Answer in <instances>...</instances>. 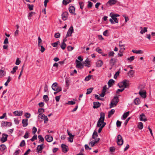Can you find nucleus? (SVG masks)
<instances>
[{"label":"nucleus","instance_id":"obj_1","mask_svg":"<svg viewBox=\"0 0 155 155\" xmlns=\"http://www.w3.org/2000/svg\"><path fill=\"white\" fill-rule=\"evenodd\" d=\"M119 101V100L118 97L117 96L114 97L112 100L110 104V108H111L114 107V106H116Z\"/></svg>","mask_w":155,"mask_h":155},{"label":"nucleus","instance_id":"obj_2","mask_svg":"<svg viewBox=\"0 0 155 155\" xmlns=\"http://www.w3.org/2000/svg\"><path fill=\"white\" fill-rule=\"evenodd\" d=\"M51 87L54 91H58H58H61L62 90L61 87H59L57 83L56 82L52 84Z\"/></svg>","mask_w":155,"mask_h":155},{"label":"nucleus","instance_id":"obj_3","mask_svg":"<svg viewBox=\"0 0 155 155\" xmlns=\"http://www.w3.org/2000/svg\"><path fill=\"white\" fill-rule=\"evenodd\" d=\"M117 143L118 145H121L123 143V140L122 136L120 134L117 135Z\"/></svg>","mask_w":155,"mask_h":155},{"label":"nucleus","instance_id":"obj_4","mask_svg":"<svg viewBox=\"0 0 155 155\" xmlns=\"http://www.w3.org/2000/svg\"><path fill=\"white\" fill-rule=\"evenodd\" d=\"M44 143H42L40 145H38L37 147L36 151L38 153H41L42 151V150L44 148Z\"/></svg>","mask_w":155,"mask_h":155},{"label":"nucleus","instance_id":"obj_5","mask_svg":"<svg viewBox=\"0 0 155 155\" xmlns=\"http://www.w3.org/2000/svg\"><path fill=\"white\" fill-rule=\"evenodd\" d=\"M1 127H11L12 125L11 122H7L5 121H2L1 122Z\"/></svg>","mask_w":155,"mask_h":155},{"label":"nucleus","instance_id":"obj_6","mask_svg":"<svg viewBox=\"0 0 155 155\" xmlns=\"http://www.w3.org/2000/svg\"><path fill=\"white\" fill-rule=\"evenodd\" d=\"M76 67L80 69H82L84 66L83 64L77 60H76Z\"/></svg>","mask_w":155,"mask_h":155},{"label":"nucleus","instance_id":"obj_7","mask_svg":"<svg viewBox=\"0 0 155 155\" xmlns=\"http://www.w3.org/2000/svg\"><path fill=\"white\" fill-rule=\"evenodd\" d=\"M122 85L124 86V87L125 88H128L129 86V81L125 79L122 81Z\"/></svg>","mask_w":155,"mask_h":155},{"label":"nucleus","instance_id":"obj_8","mask_svg":"<svg viewBox=\"0 0 155 155\" xmlns=\"http://www.w3.org/2000/svg\"><path fill=\"white\" fill-rule=\"evenodd\" d=\"M45 138L48 142H49L52 141L53 139V137L51 135H46Z\"/></svg>","mask_w":155,"mask_h":155},{"label":"nucleus","instance_id":"obj_9","mask_svg":"<svg viewBox=\"0 0 155 155\" xmlns=\"http://www.w3.org/2000/svg\"><path fill=\"white\" fill-rule=\"evenodd\" d=\"M2 137L1 138V141L2 143H4L7 140L8 135L7 134L3 133L2 134Z\"/></svg>","mask_w":155,"mask_h":155},{"label":"nucleus","instance_id":"obj_10","mask_svg":"<svg viewBox=\"0 0 155 155\" xmlns=\"http://www.w3.org/2000/svg\"><path fill=\"white\" fill-rule=\"evenodd\" d=\"M61 148L62 151L66 153L68 151V147L65 144H61Z\"/></svg>","mask_w":155,"mask_h":155},{"label":"nucleus","instance_id":"obj_11","mask_svg":"<svg viewBox=\"0 0 155 155\" xmlns=\"http://www.w3.org/2000/svg\"><path fill=\"white\" fill-rule=\"evenodd\" d=\"M68 14V12H65L63 13L62 14L61 16L62 19L63 20L65 21L67 19Z\"/></svg>","mask_w":155,"mask_h":155},{"label":"nucleus","instance_id":"obj_12","mask_svg":"<svg viewBox=\"0 0 155 155\" xmlns=\"http://www.w3.org/2000/svg\"><path fill=\"white\" fill-rule=\"evenodd\" d=\"M13 113L15 116H21L22 115L23 111H22L16 110L14 111Z\"/></svg>","mask_w":155,"mask_h":155},{"label":"nucleus","instance_id":"obj_13","mask_svg":"<svg viewBox=\"0 0 155 155\" xmlns=\"http://www.w3.org/2000/svg\"><path fill=\"white\" fill-rule=\"evenodd\" d=\"M140 95L143 98L146 97V92L145 91H140L139 92Z\"/></svg>","mask_w":155,"mask_h":155},{"label":"nucleus","instance_id":"obj_14","mask_svg":"<svg viewBox=\"0 0 155 155\" xmlns=\"http://www.w3.org/2000/svg\"><path fill=\"white\" fill-rule=\"evenodd\" d=\"M69 12L72 14H74L75 15H76L74 13L75 8L73 6H71L69 8Z\"/></svg>","mask_w":155,"mask_h":155},{"label":"nucleus","instance_id":"obj_15","mask_svg":"<svg viewBox=\"0 0 155 155\" xmlns=\"http://www.w3.org/2000/svg\"><path fill=\"white\" fill-rule=\"evenodd\" d=\"M140 120L142 121H146L147 119L146 118V116L143 113L142 114L140 115Z\"/></svg>","mask_w":155,"mask_h":155},{"label":"nucleus","instance_id":"obj_16","mask_svg":"<svg viewBox=\"0 0 155 155\" xmlns=\"http://www.w3.org/2000/svg\"><path fill=\"white\" fill-rule=\"evenodd\" d=\"M100 140V138H96L95 139V141H91L89 143V144H91V146L92 147H93L94 144L97 143Z\"/></svg>","mask_w":155,"mask_h":155},{"label":"nucleus","instance_id":"obj_17","mask_svg":"<svg viewBox=\"0 0 155 155\" xmlns=\"http://www.w3.org/2000/svg\"><path fill=\"white\" fill-rule=\"evenodd\" d=\"M117 2L116 0H109L107 3V5L109 4L110 5H112L115 4Z\"/></svg>","mask_w":155,"mask_h":155},{"label":"nucleus","instance_id":"obj_18","mask_svg":"<svg viewBox=\"0 0 155 155\" xmlns=\"http://www.w3.org/2000/svg\"><path fill=\"white\" fill-rule=\"evenodd\" d=\"M94 106L93 107L94 109L97 108L101 106V104L99 102H95L93 103Z\"/></svg>","mask_w":155,"mask_h":155},{"label":"nucleus","instance_id":"obj_19","mask_svg":"<svg viewBox=\"0 0 155 155\" xmlns=\"http://www.w3.org/2000/svg\"><path fill=\"white\" fill-rule=\"evenodd\" d=\"M104 120H103L102 118H100L99 119L97 124V127H99L101 126L102 123L103 122Z\"/></svg>","mask_w":155,"mask_h":155},{"label":"nucleus","instance_id":"obj_20","mask_svg":"<svg viewBox=\"0 0 155 155\" xmlns=\"http://www.w3.org/2000/svg\"><path fill=\"white\" fill-rule=\"evenodd\" d=\"M23 126L24 127H26L28 124V119H23L22 121Z\"/></svg>","mask_w":155,"mask_h":155},{"label":"nucleus","instance_id":"obj_21","mask_svg":"<svg viewBox=\"0 0 155 155\" xmlns=\"http://www.w3.org/2000/svg\"><path fill=\"white\" fill-rule=\"evenodd\" d=\"M103 64V62L102 61L100 60L98 61L96 63V66L97 67H101Z\"/></svg>","mask_w":155,"mask_h":155},{"label":"nucleus","instance_id":"obj_22","mask_svg":"<svg viewBox=\"0 0 155 155\" xmlns=\"http://www.w3.org/2000/svg\"><path fill=\"white\" fill-rule=\"evenodd\" d=\"M114 83V81L113 79H110L107 83L109 87H111Z\"/></svg>","mask_w":155,"mask_h":155},{"label":"nucleus","instance_id":"obj_23","mask_svg":"<svg viewBox=\"0 0 155 155\" xmlns=\"http://www.w3.org/2000/svg\"><path fill=\"white\" fill-rule=\"evenodd\" d=\"M117 59L114 58H112L110 61V64H112V65H114L117 62Z\"/></svg>","mask_w":155,"mask_h":155},{"label":"nucleus","instance_id":"obj_24","mask_svg":"<svg viewBox=\"0 0 155 155\" xmlns=\"http://www.w3.org/2000/svg\"><path fill=\"white\" fill-rule=\"evenodd\" d=\"M74 31L73 28L72 26H71L69 29L67 33L70 34V36H71L72 33Z\"/></svg>","mask_w":155,"mask_h":155},{"label":"nucleus","instance_id":"obj_25","mask_svg":"<svg viewBox=\"0 0 155 155\" xmlns=\"http://www.w3.org/2000/svg\"><path fill=\"white\" fill-rule=\"evenodd\" d=\"M134 102L135 105H138L140 104L141 101H140L139 98H136L134 99Z\"/></svg>","mask_w":155,"mask_h":155},{"label":"nucleus","instance_id":"obj_26","mask_svg":"<svg viewBox=\"0 0 155 155\" xmlns=\"http://www.w3.org/2000/svg\"><path fill=\"white\" fill-rule=\"evenodd\" d=\"M132 51L134 53L136 54H142L143 53V51L141 50H139L137 51L136 50H133Z\"/></svg>","mask_w":155,"mask_h":155},{"label":"nucleus","instance_id":"obj_27","mask_svg":"<svg viewBox=\"0 0 155 155\" xmlns=\"http://www.w3.org/2000/svg\"><path fill=\"white\" fill-rule=\"evenodd\" d=\"M129 111H128L126 112V113H124L123 115L122 116V119L124 120H125L129 115Z\"/></svg>","mask_w":155,"mask_h":155},{"label":"nucleus","instance_id":"obj_28","mask_svg":"<svg viewBox=\"0 0 155 155\" xmlns=\"http://www.w3.org/2000/svg\"><path fill=\"white\" fill-rule=\"evenodd\" d=\"M72 1V0H63L62 3L63 4L66 5Z\"/></svg>","mask_w":155,"mask_h":155},{"label":"nucleus","instance_id":"obj_29","mask_svg":"<svg viewBox=\"0 0 155 155\" xmlns=\"http://www.w3.org/2000/svg\"><path fill=\"white\" fill-rule=\"evenodd\" d=\"M35 14V12H31L29 13L28 15V17L29 19H31V17L34 15Z\"/></svg>","mask_w":155,"mask_h":155},{"label":"nucleus","instance_id":"obj_30","mask_svg":"<svg viewBox=\"0 0 155 155\" xmlns=\"http://www.w3.org/2000/svg\"><path fill=\"white\" fill-rule=\"evenodd\" d=\"M6 148V146L4 144H2L0 145V150L3 151Z\"/></svg>","mask_w":155,"mask_h":155},{"label":"nucleus","instance_id":"obj_31","mask_svg":"<svg viewBox=\"0 0 155 155\" xmlns=\"http://www.w3.org/2000/svg\"><path fill=\"white\" fill-rule=\"evenodd\" d=\"M115 110L112 109L110 111L108 112V117H110L111 116L114 114L115 112Z\"/></svg>","mask_w":155,"mask_h":155},{"label":"nucleus","instance_id":"obj_32","mask_svg":"<svg viewBox=\"0 0 155 155\" xmlns=\"http://www.w3.org/2000/svg\"><path fill=\"white\" fill-rule=\"evenodd\" d=\"M5 72L4 73L3 70L1 69L0 70V78H2L5 75Z\"/></svg>","mask_w":155,"mask_h":155},{"label":"nucleus","instance_id":"obj_33","mask_svg":"<svg viewBox=\"0 0 155 155\" xmlns=\"http://www.w3.org/2000/svg\"><path fill=\"white\" fill-rule=\"evenodd\" d=\"M98 137V134L97 132L94 130L93 134L92 136V138L94 139H95V137Z\"/></svg>","mask_w":155,"mask_h":155},{"label":"nucleus","instance_id":"obj_34","mask_svg":"<svg viewBox=\"0 0 155 155\" xmlns=\"http://www.w3.org/2000/svg\"><path fill=\"white\" fill-rule=\"evenodd\" d=\"M84 64H85V66L87 67H90V61L88 60V59H86L84 61Z\"/></svg>","mask_w":155,"mask_h":155},{"label":"nucleus","instance_id":"obj_35","mask_svg":"<svg viewBox=\"0 0 155 155\" xmlns=\"http://www.w3.org/2000/svg\"><path fill=\"white\" fill-rule=\"evenodd\" d=\"M38 138L39 139V142H43L44 141V139L41 135H39L38 136Z\"/></svg>","mask_w":155,"mask_h":155},{"label":"nucleus","instance_id":"obj_36","mask_svg":"<svg viewBox=\"0 0 155 155\" xmlns=\"http://www.w3.org/2000/svg\"><path fill=\"white\" fill-rule=\"evenodd\" d=\"M18 67L17 66H15L12 69V70L11 71V73L12 74H14L16 71L18 69Z\"/></svg>","mask_w":155,"mask_h":155},{"label":"nucleus","instance_id":"obj_37","mask_svg":"<svg viewBox=\"0 0 155 155\" xmlns=\"http://www.w3.org/2000/svg\"><path fill=\"white\" fill-rule=\"evenodd\" d=\"M60 46L62 49L64 50L66 48V44L65 42H62Z\"/></svg>","mask_w":155,"mask_h":155},{"label":"nucleus","instance_id":"obj_38","mask_svg":"<svg viewBox=\"0 0 155 155\" xmlns=\"http://www.w3.org/2000/svg\"><path fill=\"white\" fill-rule=\"evenodd\" d=\"M27 5L28 6V8L30 11L32 10L33 9L34 5L27 4Z\"/></svg>","mask_w":155,"mask_h":155},{"label":"nucleus","instance_id":"obj_39","mask_svg":"<svg viewBox=\"0 0 155 155\" xmlns=\"http://www.w3.org/2000/svg\"><path fill=\"white\" fill-rule=\"evenodd\" d=\"M70 80L68 78H66L65 79V83L66 86L68 87L69 86V82Z\"/></svg>","mask_w":155,"mask_h":155},{"label":"nucleus","instance_id":"obj_40","mask_svg":"<svg viewBox=\"0 0 155 155\" xmlns=\"http://www.w3.org/2000/svg\"><path fill=\"white\" fill-rule=\"evenodd\" d=\"M143 123L141 122H139L138 126V128L140 130H141L143 129Z\"/></svg>","mask_w":155,"mask_h":155},{"label":"nucleus","instance_id":"obj_41","mask_svg":"<svg viewBox=\"0 0 155 155\" xmlns=\"http://www.w3.org/2000/svg\"><path fill=\"white\" fill-rule=\"evenodd\" d=\"M93 89L92 88H90L87 89V93H86V94H90L92 92Z\"/></svg>","mask_w":155,"mask_h":155},{"label":"nucleus","instance_id":"obj_42","mask_svg":"<svg viewBox=\"0 0 155 155\" xmlns=\"http://www.w3.org/2000/svg\"><path fill=\"white\" fill-rule=\"evenodd\" d=\"M111 18L113 19L115 22L118 23V20L117 18L113 16V15H110Z\"/></svg>","mask_w":155,"mask_h":155},{"label":"nucleus","instance_id":"obj_43","mask_svg":"<svg viewBox=\"0 0 155 155\" xmlns=\"http://www.w3.org/2000/svg\"><path fill=\"white\" fill-rule=\"evenodd\" d=\"M60 42L59 41H58L52 43L51 44V45L54 47H57L58 44Z\"/></svg>","mask_w":155,"mask_h":155},{"label":"nucleus","instance_id":"obj_44","mask_svg":"<svg viewBox=\"0 0 155 155\" xmlns=\"http://www.w3.org/2000/svg\"><path fill=\"white\" fill-rule=\"evenodd\" d=\"M79 4L80 5V8L82 9L84 8V4L83 2H79Z\"/></svg>","mask_w":155,"mask_h":155},{"label":"nucleus","instance_id":"obj_45","mask_svg":"<svg viewBox=\"0 0 155 155\" xmlns=\"http://www.w3.org/2000/svg\"><path fill=\"white\" fill-rule=\"evenodd\" d=\"M147 27H144L143 29H142L140 31V33L141 34H143V33H144L147 31Z\"/></svg>","mask_w":155,"mask_h":155},{"label":"nucleus","instance_id":"obj_46","mask_svg":"<svg viewBox=\"0 0 155 155\" xmlns=\"http://www.w3.org/2000/svg\"><path fill=\"white\" fill-rule=\"evenodd\" d=\"M125 48H121L120 50L119 51L121 53V54L118 53V55L119 56L121 57L123 56V54H122V52H121V51H123L125 50Z\"/></svg>","mask_w":155,"mask_h":155},{"label":"nucleus","instance_id":"obj_47","mask_svg":"<svg viewBox=\"0 0 155 155\" xmlns=\"http://www.w3.org/2000/svg\"><path fill=\"white\" fill-rule=\"evenodd\" d=\"M92 75H89L88 76H86L84 80L86 81H88L91 79Z\"/></svg>","mask_w":155,"mask_h":155},{"label":"nucleus","instance_id":"obj_48","mask_svg":"<svg viewBox=\"0 0 155 155\" xmlns=\"http://www.w3.org/2000/svg\"><path fill=\"white\" fill-rule=\"evenodd\" d=\"M134 73V71L132 70H130L128 72V74L129 75L130 77H133V75Z\"/></svg>","mask_w":155,"mask_h":155},{"label":"nucleus","instance_id":"obj_49","mask_svg":"<svg viewBox=\"0 0 155 155\" xmlns=\"http://www.w3.org/2000/svg\"><path fill=\"white\" fill-rule=\"evenodd\" d=\"M43 99L45 100L46 101H48L49 100V98L48 96L47 95H44L43 97Z\"/></svg>","mask_w":155,"mask_h":155},{"label":"nucleus","instance_id":"obj_50","mask_svg":"<svg viewBox=\"0 0 155 155\" xmlns=\"http://www.w3.org/2000/svg\"><path fill=\"white\" fill-rule=\"evenodd\" d=\"M75 103H76L75 101H68L66 104L68 105H72L75 104Z\"/></svg>","mask_w":155,"mask_h":155},{"label":"nucleus","instance_id":"obj_51","mask_svg":"<svg viewBox=\"0 0 155 155\" xmlns=\"http://www.w3.org/2000/svg\"><path fill=\"white\" fill-rule=\"evenodd\" d=\"M25 141L24 140H23L20 144L19 146L21 147H22L25 146Z\"/></svg>","mask_w":155,"mask_h":155},{"label":"nucleus","instance_id":"obj_52","mask_svg":"<svg viewBox=\"0 0 155 155\" xmlns=\"http://www.w3.org/2000/svg\"><path fill=\"white\" fill-rule=\"evenodd\" d=\"M37 139V135L36 134H35L30 139L31 141H34L35 140Z\"/></svg>","mask_w":155,"mask_h":155},{"label":"nucleus","instance_id":"obj_53","mask_svg":"<svg viewBox=\"0 0 155 155\" xmlns=\"http://www.w3.org/2000/svg\"><path fill=\"white\" fill-rule=\"evenodd\" d=\"M101 118H102L103 120H104L105 118V114L103 112H101L100 114V117Z\"/></svg>","mask_w":155,"mask_h":155},{"label":"nucleus","instance_id":"obj_54","mask_svg":"<svg viewBox=\"0 0 155 155\" xmlns=\"http://www.w3.org/2000/svg\"><path fill=\"white\" fill-rule=\"evenodd\" d=\"M122 123L121 122L117 120L116 122V125L117 127H120L121 126V124Z\"/></svg>","mask_w":155,"mask_h":155},{"label":"nucleus","instance_id":"obj_55","mask_svg":"<svg viewBox=\"0 0 155 155\" xmlns=\"http://www.w3.org/2000/svg\"><path fill=\"white\" fill-rule=\"evenodd\" d=\"M54 37L56 38H59L60 37V34L59 33L57 32L54 34Z\"/></svg>","mask_w":155,"mask_h":155},{"label":"nucleus","instance_id":"obj_56","mask_svg":"<svg viewBox=\"0 0 155 155\" xmlns=\"http://www.w3.org/2000/svg\"><path fill=\"white\" fill-rule=\"evenodd\" d=\"M45 112L44 109L42 108H39L38 110V113H41L44 112Z\"/></svg>","mask_w":155,"mask_h":155},{"label":"nucleus","instance_id":"obj_57","mask_svg":"<svg viewBox=\"0 0 155 155\" xmlns=\"http://www.w3.org/2000/svg\"><path fill=\"white\" fill-rule=\"evenodd\" d=\"M96 51L98 52L99 54H102V51L101 49H100L99 48L97 47L96 49Z\"/></svg>","mask_w":155,"mask_h":155},{"label":"nucleus","instance_id":"obj_58","mask_svg":"<svg viewBox=\"0 0 155 155\" xmlns=\"http://www.w3.org/2000/svg\"><path fill=\"white\" fill-rule=\"evenodd\" d=\"M45 116L44 114H42L41 113H40L39 114L38 117H40L41 119H43Z\"/></svg>","mask_w":155,"mask_h":155},{"label":"nucleus","instance_id":"obj_59","mask_svg":"<svg viewBox=\"0 0 155 155\" xmlns=\"http://www.w3.org/2000/svg\"><path fill=\"white\" fill-rule=\"evenodd\" d=\"M88 4L87 5V7L88 8H91L93 5V3L90 1L88 2Z\"/></svg>","mask_w":155,"mask_h":155},{"label":"nucleus","instance_id":"obj_60","mask_svg":"<svg viewBox=\"0 0 155 155\" xmlns=\"http://www.w3.org/2000/svg\"><path fill=\"white\" fill-rule=\"evenodd\" d=\"M114 54L115 53L113 51H110L108 54V56L109 57L114 56Z\"/></svg>","mask_w":155,"mask_h":155},{"label":"nucleus","instance_id":"obj_61","mask_svg":"<svg viewBox=\"0 0 155 155\" xmlns=\"http://www.w3.org/2000/svg\"><path fill=\"white\" fill-rule=\"evenodd\" d=\"M32 130V134H35L37 132V129L35 127H33Z\"/></svg>","mask_w":155,"mask_h":155},{"label":"nucleus","instance_id":"obj_62","mask_svg":"<svg viewBox=\"0 0 155 155\" xmlns=\"http://www.w3.org/2000/svg\"><path fill=\"white\" fill-rule=\"evenodd\" d=\"M21 63V61L19 60V59L18 58H17L16 62L15 64L17 65H19Z\"/></svg>","mask_w":155,"mask_h":155},{"label":"nucleus","instance_id":"obj_63","mask_svg":"<svg viewBox=\"0 0 155 155\" xmlns=\"http://www.w3.org/2000/svg\"><path fill=\"white\" fill-rule=\"evenodd\" d=\"M134 59V56H132L130 58H127V60L130 61V62L132 61Z\"/></svg>","mask_w":155,"mask_h":155},{"label":"nucleus","instance_id":"obj_64","mask_svg":"<svg viewBox=\"0 0 155 155\" xmlns=\"http://www.w3.org/2000/svg\"><path fill=\"white\" fill-rule=\"evenodd\" d=\"M108 30H105L103 32V35L105 36H108Z\"/></svg>","mask_w":155,"mask_h":155}]
</instances>
